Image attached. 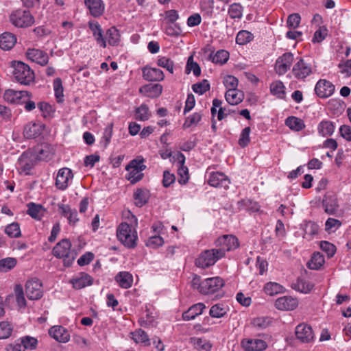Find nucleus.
Returning a JSON list of instances; mask_svg holds the SVG:
<instances>
[{
	"label": "nucleus",
	"mask_w": 351,
	"mask_h": 351,
	"mask_svg": "<svg viewBox=\"0 0 351 351\" xmlns=\"http://www.w3.org/2000/svg\"><path fill=\"white\" fill-rule=\"evenodd\" d=\"M193 71L195 76H199L201 73V69L199 64L193 61V57L191 56L187 60L186 66V72L187 73Z\"/></svg>",
	"instance_id": "51"
},
{
	"label": "nucleus",
	"mask_w": 351,
	"mask_h": 351,
	"mask_svg": "<svg viewBox=\"0 0 351 351\" xmlns=\"http://www.w3.org/2000/svg\"><path fill=\"white\" fill-rule=\"evenodd\" d=\"M285 88L283 83L280 81H276L270 86L271 93L280 99H284L285 97Z\"/></svg>",
	"instance_id": "43"
},
{
	"label": "nucleus",
	"mask_w": 351,
	"mask_h": 351,
	"mask_svg": "<svg viewBox=\"0 0 351 351\" xmlns=\"http://www.w3.org/2000/svg\"><path fill=\"white\" fill-rule=\"evenodd\" d=\"M27 214L32 218L40 220L45 213V209L40 204L31 202L27 204Z\"/></svg>",
	"instance_id": "35"
},
{
	"label": "nucleus",
	"mask_w": 351,
	"mask_h": 351,
	"mask_svg": "<svg viewBox=\"0 0 351 351\" xmlns=\"http://www.w3.org/2000/svg\"><path fill=\"white\" fill-rule=\"evenodd\" d=\"M322 206L327 214L334 215L339 208L337 195L333 193L325 195L322 201Z\"/></svg>",
	"instance_id": "18"
},
{
	"label": "nucleus",
	"mask_w": 351,
	"mask_h": 351,
	"mask_svg": "<svg viewBox=\"0 0 351 351\" xmlns=\"http://www.w3.org/2000/svg\"><path fill=\"white\" fill-rule=\"evenodd\" d=\"M44 125L39 123H29L24 128L23 134L27 138H34L40 136L43 130Z\"/></svg>",
	"instance_id": "25"
},
{
	"label": "nucleus",
	"mask_w": 351,
	"mask_h": 351,
	"mask_svg": "<svg viewBox=\"0 0 351 351\" xmlns=\"http://www.w3.org/2000/svg\"><path fill=\"white\" fill-rule=\"evenodd\" d=\"M43 285L37 278H32L25 284V293L27 297L31 300H39L43 297Z\"/></svg>",
	"instance_id": "8"
},
{
	"label": "nucleus",
	"mask_w": 351,
	"mask_h": 351,
	"mask_svg": "<svg viewBox=\"0 0 351 351\" xmlns=\"http://www.w3.org/2000/svg\"><path fill=\"white\" fill-rule=\"evenodd\" d=\"M16 264L14 258H5L0 260V272H7L12 269Z\"/></svg>",
	"instance_id": "50"
},
{
	"label": "nucleus",
	"mask_w": 351,
	"mask_h": 351,
	"mask_svg": "<svg viewBox=\"0 0 351 351\" xmlns=\"http://www.w3.org/2000/svg\"><path fill=\"white\" fill-rule=\"evenodd\" d=\"M53 89L58 101H60L63 97V86L60 78L57 77L53 81Z\"/></svg>",
	"instance_id": "60"
},
{
	"label": "nucleus",
	"mask_w": 351,
	"mask_h": 351,
	"mask_svg": "<svg viewBox=\"0 0 351 351\" xmlns=\"http://www.w3.org/2000/svg\"><path fill=\"white\" fill-rule=\"evenodd\" d=\"M335 129L333 122L329 120L321 121L317 125V130L319 135L322 136H331Z\"/></svg>",
	"instance_id": "34"
},
{
	"label": "nucleus",
	"mask_w": 351,
	"mask_h": 351,
	"mask_svg": "<svg viewBox=\"0 0 351 351\" xmlns=\"http://www.w3.org/2000/svg\"><path fill=\"white\" fill-rule=\"evenodd\" d=\"M10 20L17 27H27L34 23L33 16L27 10H16L11 14Z\"/></svg>",
	"instance_id": "5"
},
{
	"label": "nucleus",
	"mask_w": 351,
	"mask_h": 351,
	"mask_svg": "<svg viewBox=\"0 0 351 351\" xmlns=\"http://www.w3.org/2000/svg\"><path fill=\"white\" fill-rule=\"evenodd\" d=\"M143 78L149 82L162 81L164 79L162 71L158 68L144 67L142 70Z\"/></svg>",
	"instance_id": "23"
},
{
	"label": "nucleus",
	"mask_w": 351,
	"mask_h": 351,
	"mask_svg": "<svg viewBox=\"0 0 351 351\" xmlns=\"http://www.w3.org/2000/svg\"><path fill=\"white\" fill-rule=\"evenodd\" d=\"M324 257L319 252L313 254L311 260L307 263V267L310 269H319L324 263Z\"/></svg>",
	"instance_id": "38"
},
{
	"label": "nucleus",
	"mask_w": 351,
	"mask_h": 351,
	"mask_svg": "<svg viewBox=\"0 0 351 351\" xmlns=\"http://www.w3.org/2000/svg\"><path fill=\"white\" fill-rule=\"evenodd\" d=\"M73 288L81 289L87 286H90L93 282V278L88 274L80 273L77 276L70 280Z\"/></svg>",
	"instance_id": "24"
},
{
	"label": "nucleus",
	"mask_w": 351,
	"mask_h": 351,
	"mask_svg": "<svg viewBox=\"0 0 351 351\" xmlns=\"http://www.w3.org/2000/svg\"><path fill=\"white\" fill-rule=\"evenodd\" d=\"M134 204L138 207H142L149 200V191L145 189H137L133 194Z\"/></svg>",
	"instance_id": "29"
},
{
	"label": "nucleus",
	"mask_w": 351,
	"mask_h": 351,
	"mask_svg": "<svg viewBox=\"0 0 351 351\" xmlns=\"http://www.w3.org/2000/svg\"><path fill=\"white\" fill-rule=\"evenodd\" d=\"M292 288L302 293H307L312 290L313 285L304 279L298 278L297 282L293 284Z\"/></svg>",
	"instance_id": "40"
},
{
	"label": "nucleus",
	"mask_w": 351,
	"mask_h": 351,
	"mask_svg": "<svg viewBox=\"0 0 351 351\" xmlns=\"http://www.w3.org/2000/svg\"><path fill=\"white\" fill-rule=\"evenodd\" d=\"M229 58V53L226 50H219L214 55H210V59L213 62L223 64L226 63Z\"/></svg>",
	"instance_id": "42"
},
{
	"label": "nucleus",
	"mask_w": 351,
	"mask_h": 351,
	"mask_svg": "<svg viewBox=\"0 0 351 351\" xmlns=\"http://www.w3.org/2000/svg\"><path fill=\"white\" fill-rule=\"evenodd\" d=\"M12 328L5 322H0V339H6L11 335Z\"/></svg>",
	"instance_id": "63"
},
{
	"label": "nucleus",
	"mask_w": 351,
	"mask_h": 351,
	"mask_svg": "<svg viewBox=\"0 0 351 351\" xmlns=\"http://www.w3.org/2000/svg\"><path fill=\"white\" fill-rule=\"evenodd\" d=\"M105 39L108 40L110 45L114 46L118 45L119 40L118 30L114 27L109 28L106 32Z\"/></svg>",
	"instance_id": "45"
},
{
	"label": "nucleus",
	"mask_w": 351,
	"mask_h": 351,
	"mask_svg": "<svg viewBox=\"0 0 351 351\" xmlns=\"http://www.w3.org/2000/svg\"><path fill=\"white\" fill-rule=\"evenodd\" d=\"M225 97L228 104L230 105H237L243 99V94L237 88H231L228 90L225 94Z\"/></svg>",
	"instance_id": "33"
},
{
	"label": "nucleus",
	"mask_w": 351,
	"mask_h": 351,
	"mask_svg": "<svg viewBox=\"0 0 351 351\" xmlns=\"http://www.w3.org/2000/svg\"><path fill=\"white\" fill-rule=\"evenodd\" d=\"M85 5L95 17L101 16L104 11V4L101 0H85Z\"/></svg>",
	"instance_id": "27"
},
{
	"label": "nucleus",
	"mask_w": 351,
	"mask_h": 351,
	"mask_svg": "<svg viewBox=\"0 0 351 351\" xmlns=\"http://www.w3.org/2000/svg\"><path fill=\"white\" fill-rule=\"evenodd\" d=\"M205 308L206 306L203 303L195 304L183 313L182 318L186 321L193 319L197 315H201Z\"/></svg>",
	"instance_id": "28"
},
{
	"label": "nucleus",
	"mask_w": 351,
	"mask_h": 351,
	"mask_svg": "<svg viewBox=\"0 0 351 351\" xmlns=\"http://www.w3.org/2000/svg\"><path fill=\"white\" fill-rule=\"evenodd\" d=\"M31 93L25 90H14L12 89L6 90L3 95L4 99L9 103H21V99L27 97L29 98Z\"/></svg>",
	"instance_id": "19"
},
{
	"label": "nucleus",
	"mask_w": 351,
	"mask_h": 351,
	"mask_svg": "<svg viewBox=\"0 0 351 351\" xmlns=\"http://www.w3.org/2000/svg\"><path fill=\"white\" fill-rule=\"evenodd\" d=\"M293 55L291 53H285L280 56L276 61L275 70L279 75H284L290 69L293 62Z\"/></svg>",
	"instance_id": "11"
},
{
	"label": "nucleus",
	"mask_w": 351,
	"mask_h": 351,
	"mask_svg": "<svg viewBox=\"0 0 351 351\" xmlns=\"http://www.w3.org/2000/svg\"><path fill=\"white\" fill-rule=\"evenodd\" d=\"M335 90V86L326 80H319L315 87L317 95L322 98L328 97L332 95Z\"/></svg>",
	"instance_id": "14"
},
{
	"label": "nucleus",
	"mask_w": 351,
	"mask_h": 351,
	"mask_svg": "<svg viewBox=\"0 0 351 351\" xmlns=\"http://www.w3.org/2000/svg\"><path fill=\"white\" fill-rule=\"evenodd\" d=\"M145 165L143 164V160H133L125 169L128 171L127 179L130 181L132 184H134L141 180L143 177V173L141 172L145 169Z\"/></svg>",
	"instance_id": "7"
},
{
	"label": "nucleus",
	"mask_w": 351,
	"mask_h": 351,
	"mask_svg": "<svg viewBox=\"0 0 351 351\" xmlns=\"http://www.w3.org/2000/svg\"><path fill=\"white\" fill-rule=\"evenodd\" d=\"M5 232L11 238H18L21 235L19 224L16 222L6 226Z\"/></svg>",
	"instance_id": "49"
},
{
	"label": "nucleus",
	"mask_w": 351,
	"mask_h": 351,
	"mask_svg": "<svg viewBox=\"0 0 351 351\" xmlns=\"http://www.w3.org/2000/svg\"><path fill=\"white\" fill-rule=\"evenodd\" d=\"M16 42V36L10 32H5L0 36V47L3 50H10Z\"/></svg>",
	"instance_id": "32"
},
{
	"label": "nucleus",
	"mask_w": 351,
	"mask_h": 351,
	"mask_svg": "<svg viewBox=\"0 0 351 351\" xmlns=\"http://www.w3.org/2000/svg\"><path fill=\"white\" fill-rule=\"evenodd\" d=\"M241 346L245 351H263L267 346L265 341L258 339H243Z\"/></svg>",
	"instance_id": "20"
},
{
	"label": "nucleus",
	"mask_w": 351,
	"mask_h": 351,
	"mask_svg": "<svg viewBox=\"0 0 351 351\" xmlns=\"http://www.w3.org/2000/svg\"><path fill=\"white\" fill-rule=\"evenodd\" d=\"M14 295L17 304L21 308L26 306V300L24 296L23 287L21 285H16L14 287Z\"/></svg>",
	"instance_id": "46"
},
{
	"label": "nucleus",
	"mask_w": 351,
	"mask_h": 351,
	"mask_svg": "<svg viewBox=\"0 0 351 351\" xmlns=\"http://www.w3.org/2000/svg\"><path fill=\"white\" fill-rule=\"evenodd\" d=\"M149 118V108L146 104H141L136 110V119L145 121Z\"/></svg>",
	"instance_id": "53"
},
{
	"label": "nucleus",
	"mask_w": 351,
	"mask_h": 351,
	"mask_svg": "<svg viewBox=\"0 0 351 351\" xmlns=\"http://www.w3.org/2000/svg\"><path fill=\"white\" fill-rule=\"evenodd\" d=\"M304 235L306 239L311 240L313 237L318 233L319 226L313 221H306L303 224Z\"/></svg>",
	"instance_id": "36"
},
{
	"label": "nucleus",
	"mask_w": 351,
	"mask_h": 351,
	"mask_svg": "<svg viewBox=\"0 0 351 351\" xmlns=\"http://www.w3.org/2000/svg\"><path fill=\"white\" fill-rule=\"evenodd\" d=\"M12 66L13 75L17 82L23 85H29L34 82V73L27 64L22 62H14Z\"/></svg>",
	"instance_id": "1"
},
{
	"label": "nucleus",
	"mask_w": 351,
	"mask_h": 351,
	"mask_svg": "<svg viewBox=\"0 0 351 351\" xmlns=\"http://www.w3.org/2000/svg\"><path fill=\"white\" fill-rule=\"evenodd\" d=\"M71 243L69 240L64 239L59 241L53 249V254L57 258H64V265L69 267L75 259L73 252L70 251Z\"/></svg>",
	"instance_id": "3"
},
{
	"label": "nucleus",
	"mask_w": 351,
	"mask_h": 351,
	"mask_svg": "<svg viewBox=\"0 0 351 351\" xmlns=\"http://www.w3.org/2000/svg\"><path fill=\"white\" fill-rule=\"evenodd\" d=\"M298 305V300L291 296H283L275 302V306L281 311H292Z\"/></svg>",
	"instance_id": "17"
},
{
	"label": "nucleus",
	"mask_w": 351,
	"mask_h": 351,
	"mask_svg": "<svg viewBox=\"0 0 351 351\" xmlns=\"http://www.w3.org/2000/svg\"><path fill=\"white\" fill-rule=\"evenodd\" d=\"M228 308L222 304H217L213 305L209 311L210 317L214 318H221L227 313Z\"/></svg>",
	"instance_id": "41"
},
{
	"label": "nucleus",
	"mask_w": 351,
	"mask_h": 351,
	"mask_svg": "<svg viewBox=\"0 0 351 351\" xmlns=\"http://www.w3.org/2000/svg\"><path fill=\"white\" fill-rule=\"evenodd\" d=\"M254 38L253 34L247 30H241L237 35L236 43L240 45H244Z\"/></svg>",
	"instance_id": "44"
},
{
	"label": "nucleus",
	"mask_w": 351,
	"mask_h": 351,
	"mask_svg": "<svg viewBox=\"0 0 351 351\" xmlns=\"http://www.w3.org/2000/svg\"><path fill=\"white\" fill-rule=\"evenodd\" d=\"M228 14L232 19H241L243 16V7L238 3L231 4L228 9Z\"/></svg>",
	"instance_id": "48"
},
{
	"label": "nucleus",
	"mask_w": 351,
	"mask_h": 351,
	"mask_svg": "<svg viewBox=\"0 0 351 351\" xmlns=\"http://www.w3.org/2000/svg\"><path fill=\"white\" fill-rule=\"evenodd\" d=\"M27 58L42 66L46 65L49 62V56L47 53L37 49H29L26 52Z\"/></svg>",
	"instance_id": "15"
},
{
	"label": "nucleus",
	"mask_w": 351,
	"mask_h": 351,
	"mask_svg": "<svg viewBox=\"0 0 351 351\" xmlns=\"http://www.w3.org/2000/svg\"><path fill=\"white\" fill-rule=\"evenodd\" d=\"M49 335L59 342L66 343L70 339V334L61 326H54L49 330Z\"/></svg>",
	"instance_id": "21"
},
{
	"label": "nucleus",
	"mask_w": 351,
	"mask_h": 351,
	"mask_svg": "<svg viewBox=\"0 0 351 351\" xmlns=\"http://www.w3.org/2000/svg\"><path fill=\"white\" fill-rule=\"evenodd\" d=\"M112 135V123L107 126L103 133V136L101 139V143L104 147H106L110 142V138Z\"/></svg>",
	"instance_id": "58"
},
{
	"label": "nucleus",
	"mask_w": 351,
	"mask_h": 351,
	"mask_svg": "<svg viewBox=\"0 0 351 351\" xmlns=\"http://www.w3.org/2000/svg\"><path fill=\"white\" fill-rule=\"evenodd\" d=\"M295 336L297 339L305 343H311L315 339L311 326L306 324H300L296 326Z\"/></svg>",
	"instance_id": "10"
},
{
	"label": "nucleus",
	"mask_w": 351,
	"mask_h": 351,
	"mask_svg": "<svg viewBox=\"0 0 351 351\" xmlns=\"http://www.w3.org/2000/svg\"><path fill=\"white\" fill-rule=\"evenodd\" d=\"M224 285V281L219 277L208 278L203 281L202 293L204 295L213 294Z\"/></svg>",
	"instance_id": "9"
},
{
	"label": "nucleus",
	"mask_w": 351,
	"mask_h": 351,
	"mask_svg": "<svg viewBox=\"0 0 351 351\" xmlns=\"http://www.w3.org/2000/svg\"><path fill=\"white\" fill-rule=\"evenodd\" d=\"M264 291L266 294L272 296L283 293L285 291V288L277 282H269L265 284Z\"/></svg>",
	"instance_id": "39"
},
{
	"label": "nucleus",
	"mask_w": 351,
	"mask_h": 351,
	"mask_svg": "<svg viewBox=\"0 0 351 351\" xmlns=\"http://www.w3.org/2000/svg\"><path fill=\"white\" fill-rule=\"evenodd\" d=\"M321 249L327 253L328 257H332L336 252V247L332 243L323 241L320 243Z\"/></svg>",
	"instance_id": "61"
},
{
	"label": "nucleus",
	"mask_w": 351,
	"mask_h": 351,
	"mask_svg": "<svg viewBox=\"0 0 351 351\" xmlns=\"http://www.w3.org/2000/svg\"><path fill=\"white\" fill-rule=\"evenodd\" d=\"M252 323L254 327L258 329H263L269 326L271 319L265 317H256L253 319Z\"/></svg>",
	"instance_id": "59"
},
{
	"label": "nucleus",
	"mask_w": 351,
	"mask_h": 351,
	"mask_svg": "<svg viewBox=\"0 0 351 351\" xmlns=\"http://www.w3.org/2000/svg\"><path fill=\"white\" fill-rule=\"evenodd\" d=\"M162 91V87L160 84H146L141 86L139 89V92L143 94L145 96L154 98L158 97L160 95Z\"/></svg>",
	"instance_id": "26"
},
{
	"label": "nucleus",
	"mask_w": 351,
	"mask_h": 351,
	"mask_svg": "<svg viewBox=\"0 0 351 351\" xmlns=\"http://www.w3.org/2000/svg\"><path fill=\"white\" fill-rule=\"evenodd\" d=\"M285 125L291 130L299 132L304 128L305 125L304 121L295 117H289L285 120Z\"/></svg>",
	"instance_id": "37"
},
{
	"label": "nucleus",
	"mask_w": 351,
	"mask_h": 351,
	"mask_svg": "<svg viewBox=\"0 0 351 351\" xmlns=\"http://www.w3.org/2000/svg\"><path fill=\"white\" fill-rule=\"evenodd\" d=\"M157 64L159 66L166 69L169 73H173V62L167 57H159L157 60Z\"/></svg>",
	"instance_id": "56"
},
{
	"label": "nucleus",
	"mask_w": 351,
	"mask_h": 351,
	"mask_svg": "<svg viewBox=\"0 0 351 351\" xmlns=\"http://www.w3.org/2000/svg\"><path fill=\"white\" fill-rule=\"evenodd\" d=\"M250 132L251 129L250 127H246L242 130L239 139L238 141V143L241 147H245L250 143Z\"/></svg>",
	"instance_id": "57"
},
{
	"label": "nucleus",
	"mask_w": 351,
	"mask_h": 351,
	"mask_svg": "<svg viewBox=\"0 0 351 351\" xmlns=\"http://www.w3.org/2000/svg\"><path fill=\"white\" fill-rule=\"evenodd\" d=\"M131 335L132 336V339L136 343H145V345L147 343L149 344V339L144 330L138 329L134 332H132Z\"/></svg>",
	"instance_id": "47"
},
{
	"label": "nucleus",
	"mask_w": 351,
	"mask_h": 351,
	"mask_svg": "<svg viewBox=\"0 0 351 351\" xmlns=\"http://www.w3.org/2000/svg\"><path fill=\"white\" fill-rule=\"evenodd\" d=\"M208 183L212 186L226 189L228 187L230 180L223 173L213 172L209 176Z\"/></svg>",
	"instance_id": "16"
},
{
	"label": "nucleus",
	"mask_w": 351,
	"mask_h": 351,
	"mask_svg": "<svg viewBox=\"0 0 351 351\" xmlns=\"http://www.w3.org/2000/svg\"><path fill=\"white\" fill-rule=\"evenodd\" d=\"M38 341L36 338L25 336L21 338V344L24 349L34 350L36 348Z\"/></svg>",
	"instance_id": "55"
},
{
	"label": "nucleus",
	"mask_w": 351,
	"mask_h": 351,
	"mask_svg": "<svg viewBox=\"0 0 351 351\" xmlns=\"http://www.w3.org/2000/svg\"><path fill=\"white\" fill-rule=\"evenodd\" d=\"M168 25L165 27V33L168 36H178L181 35L182 30L180 25L178 23H167Z\"/></svg>",
	"instance_id": "54"
},
{
	"label": "nucleus",
	"mask_w": 351,
	"mask_h": 351,
	"mask_svg": "<svg viewBox=\"0 0 351 351\" xmlns=\"http://www.w3.org/2000/svg\"><path fill=\"white\" fill-rule=\"evenodd\" d=\"M164 243L163 239L157 235L152 236L146 242V245L152 248H156L162 246Z\"/></svg>",
	"instance_id": "64"
},
{
	"label": "nucleus",
	"mask_w": 351,
	"mask_h": 351,
	"mask_svg": "<svg viewBox=\"0 0 351 351\" xmlns=\"http://www.w3.org/2000/svg\"><path fill=\"white\" fill-rule=\"evenodd\" d=\"M217 250L223 252V257L226 252L234 250L239 246L238 239L232 234L223 235L215 241Z\"/></svg>",
	"instance_id": "6"
},
{
	"label": "nucleus",
	"mask_w": 351,
	"mask_h": 351,
	"mask_svg": "<svg viewBox=\"0 0 351 351\" xmlns=\"http://www.w3.org/2000/svg\"><path fill=\"white\" fill-rule=\"evenodd\" d=\"M223 257V252L217 251L216 248L207 250L200 254L195 260L198 267L206 268L213 265L219 258Z\"/></svg>",
	"instance_id": "4"
},
{
	"label": "nucleus",
	"mask_w": 351,
	"mask_h": 351,
	"mask_svg": "<svg viewBox=\"0 0 351 351\" xmlns=\"http://www.w3.org/2000/svg\"><path fill=\"white\" fill-rule=\"evenodd\" d=\"M115 280L123 289H128L133 283V276L128 271H121L115 276Z\"/></svg>",
	"instance_id": "31"
},
{
	"label": "nucleus",
	"mask_w": 351,
	"mask_h": 351,
	"mask_svg": "<svg viewBox=\"0 0 351 351\" xmlns=\"http://www.w3.org/2000/svg\"><path fill=\"white\" fill-rule=\"evenodd\" d=\"M192 89L195 93L203 95L210 89V84L207 80H203L199 83L194 84Z\"/></svg>",
	"instance_id": "52"
},
{
	"label": "nucleus",
	"mask_w": 351,
	"mask_h": 351,
	"mask_svg": "<svg viewBox=\"0 0 351 351\" xmlns=\"http://www.w3.org/2000/svg\"><path fill=\"white\" fill-rule=\"evenodd\" d=\"M89 28L93 32L97 44L100 47L105 48L106 47V39L103 36V32L101 25L98 23H89Z\"/></svg>",
	"instance_id": "30"
},
{
	"label": "nucleus",
	"mask_w": 351,
	"mask_h": 351,
	"mask_svg": "<svg viewBox=\"0 0 351 351\" xmlns=\"http://www.w3.org/2000/svg\"><path fill=\"white\" fill-rule=\"evenodd\" d=\"M73 175L71 169L64 167L59 169L56 179V187L62 191L65 190L69 185V182L73 178Z\"/></svg>",
	"instance_id": "13"
},
{
	"label": "nucleus",
	"mask_w": 351,
	"mask_h": 351,
	"mask_svg": "<svg viewBox=\"0 0 351 351\" xmlns=\"http://www.w3.org/2000/svg\"><path fill=\"white\" fill-rule=\"evenodd\" d=\"M313 72L311 65L303 59H300L293 66L292 73L298 80H303Z\"/></svg>",
	"instance_id": "12"
},
{
	"label": "nucleus",
	"mask_w": 351,
	"mask_h": 351,
	"mask_svg": "<svg viewBox=\"0 0 351 351\" xmlns=\"http://www.w3.org/2000/svg\"><path fill=\"white\" fill-rule=\"evenodd\" d=\"M201 119L202 114L198 112H195L186 119L183 126L186 128H190L193 125L197 124L200 121Z\"/></svg>",
	"instance_id": "62"
},
{
	"label": "nucleus",
	"mask_w": 351,
	"mask_h": 351,
	"mask_svg": "<svg viewBox=\"0 0 351 351\" xmlns=\"http://www.w3.org/2000/svg\"><path fill=\"white\" fill-rule=\"evenodd\" d=\"M117 236L119 241L128 248H134L136 245L137 232L126 222L119 226Z\"/></svg>",
	"instance_id": "2"
},
{
	"label": "nucleus",
	"mask_w": 351,
	"mask_h": 351,
	"mask_svg": "<svg viewBox=\"0 0 351 351\" xmlns=\"http://www.w3.org/2000/svg\"><path fill=\"white\" fill-rule=\"evenodd\" d=\"M178 164V174L179 176L178 182L181 184H186L189 178L188 168L184 166L185 156L182 153H178L176 158Z\"/></svg>",
	"instance_id": "22"
}]
</instances>
